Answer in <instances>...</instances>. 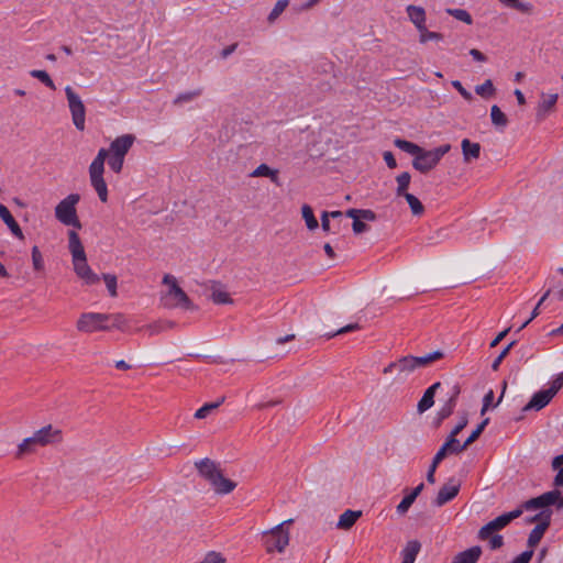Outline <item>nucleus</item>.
Returning a JSON list of instances; mask_svg holds the SVG:
<instances>
[{
	"mask_svg": "<svg viewBox=\"0 0 563 563\" xmlns=\"http://www.w3.org/2000/svg\"><path fill=\"white\" fill-rule=\"evenodd\" d=\"M68 247L73 257V265L76 275L84 280L86 285L98 284L100 278L92 272L87 263L85 249L81 244L79 235L75 231L68 233Z\"/></svg>",
	"mask_w": 563,
	"mask_h": 563,
	"instance_id": "nucleus-1",
	"label": "nucleus"
},
{
	"mask_svg": "<svg viewBox=\"0 0 563 563\" xmlns=\"http://www.w3.org/2000/svg\"><path fill=\"white\" fill-rule=\"evenodd\" d=\"M163 284L167 287L166 291L162 295L161 301L165 308L174 309H192V303L187 294L179 287L177 279L166 274L163 277Z\"/></svg>",
	"mask_w": 563,
	"mask_h": 563,
	"instance_id": "nucleus-2",
	"label": "nucleus"
},
{
	"mask_svg": "<svg viewBox=\"0 0 563 563\" xmlns=\"http://www.w3.org/2000/svg\"><path fill=\"white\" fill-rule=\"evenodd\" d=\"M78 194H70L60 200L55 207V217L64 225L81 229V223L77 216L76 205L79 202Z\"/></svg>",
	"mask_w": 563,
	"mask_h": 563,
	"instance_id": "nucleus-3",
	"label": "nucleus"
},
{
	"mask_svg": "<svg viewBox=\"0 0 563 563\" xmlns=\"http://www.w3.org/2000/svg\"><path fill=\"white\" fill-rule=\"evenodd\" d=\"M451 150L450 144H443L439 147H435L431 151L422 150L421 153L418 155V157H415L412 161V166L415 169L419 170L420 173H428L431 169H433L440 159L449 153Z\"/></svg>",
	"mask_w": 563,
	"mask_h": 563,
	"instance_id": "nucleus-4",
	"label": "nucleus"
},
{
	"mask_svg": "<svg viewBox=\"0 0 563 563\" xmlns=\"http://www.w3.org/2000/svg\"><path fill=\"white\" fill-rule=\"evenodd\" d=\"M76 328L79 332L92 333L97 331H110L108 313L85 312L77 320Z\"/></svg>",
	"mask_w": 563,
	"mask_h": 563,
	"instance_id": "nucleus-5",
	"label": "nucleus"
},
{
	"mask_svg": "<svg viewBox=\"0 0 563 563\" xmlns=\"http://www.w3.org/2000/svg\"><path fill=\"white\" fill-rule=\"evenodd\" d=\"M65 95L74 125L78 131H84L86 123V108L84 102L70 86H66Z\"/></svg>",
	"mask_w": 563,
	"mask_h": 563,
	"instance_id": "nucleus-6",
	"label": "nucleus"
},
{
	"mask_svg": "<svg viewBox=\"0 0 563 563\" xmlns=\"http://www.w3.org/2000/svg\"><path fill=\"white\" fill-rule=\"evenodd\" d=\"M291 521V519L285 520L265 533V545L267 552H273L274 550L283 552L285 550L289 543V532L284 529V526Z\"/></svg>",
	"mask_w": 563,
	"mask_h": 563,
	"instance_id": "nucleus-7",
	"label": "nucleus"
},
{
	"mask_svg": "<svg viewBox=\"0 0 563 563\" xmlns=\"http://www.w3.org/2000/svg\"><path fill=\"white\" fill-rule=\"evenodd\" d=\"M522 509L525 508L521 506L520 508H517L510 512L503 514L495 518L494 520L489 521L479 529L478 538L482 540H486L493 532L504 529L514 519L519 518L521 516Z\"/></svg>",
	"mask_w": 563,
	"mask_h": 563,
	"instance_id": "nucleus-8",
	"label": "nucleus"
},
{
	"mask_svg": "<svg viewBox=\"0 0 563 563\" xmlns=\"http://www.w3.org/2000/svg\"><path fill=\"white\" fill-rule=\"evenodd\" d=\"M558 503V508H563V496L559 489H553L543 493L542 495L530 498L522 504L526 510H534L539 508H545Z\"/></svg>",
	"mask_w": 563,
	"mask_h": 563,
	"instance_id": "nucleus-9",
	"label": "nucleus"
},
{
	"mask_svg": "<svg viewBox=\"0 0 563 563\" xmlns=\"http://www.w3.org/2000/svg\"><path fill=\"white\" fill-rule=\"evenodd\" d=\"M416 369L417 367L413 362V356L406 355L395 362L389 363L386 367H384L383 373L387 375L397 372V379L405 380Z\"/></svg>",
	"mask_w": 563,
	"mask_h": 563,
	"instance_id": "nucleus-10",
	"label": "nucleus"
},
{
	"mask_svg": "<svg viewBox=\"0 0 563 563\" xmlns=\"http://www.w3.org/2000/svg\"><path fill=\"white\" fill-rule=\"evenodd\" d=\"M461 484L456 478H449V481L439 489V493L433 500V505L435 507H442L446 503L451 501L457 496Z\"/></svg>",
	"mask_w": 563,
	"mask_h": 563,
	"instance_id": "nucleus-11",
	"label": "nucleus"
},
{
	"mask_svg": "<svg viewBox=\"0 0 563 563\" xmlns=\"http://www.w3.org/2000/svg\"><path fill=\"white\" fill-rule=\"evenodd\" d=\"M236 482L225 477L219 465L213 463V493L228 495L236 488Z\"/></svg>",
	"mask_w": 563,
	"mask_h": 563,
	"instance_id": "nucleus-12",
	"label": "nucleus"
},
{
	"mask_svg": "<svg viewBox=\"0 0 563 563\" xmlns=\"http://www.w3.org/2000/svg\"><path fill=\"white\" fill-rule=\"evenodd\" d=\"M134 142L135 136L133 134H123L118 136L110 144V154L125 157Z\"/></svg>",
	"mask_w": 563,
	"mask_h": 563,
	"instance_id": "nucleus-13",
	"label": "nucleus"
},
{
	"mask_svg": "<svg viewBox=\"0 0 563 563\" xmlns=\"http://www.w3.org/2000/svg\"><path fill=\"white\" fill-rule=\"evenodd\" d=\"M465 450V445H461L456 438H449L435 453L433 459L437 462H442L449 454H459Z\"/></svg>",
	"mask_w": 563,
	"mask_h": 563,
	"instance_id": "nucleus-14",
	"label": "nucleus"
},
{
	"mask_svg": "<svg viewBox=\"0 0 563 563\" xmlns=\"http://www.w3.org/2000/svg\"><path fill=\"white\" fill-rule=\"evenodd\" d=\"M35 433L40 439V446H45L62 441V431L59 429L53 428L52 424L41 428Z\"/></svg>",
	"mask_w": 563,
	"mask_h": 563,
	"instance_id": "nucleus-15",
	"label": "nucleus"
},
{
	"mask_svg": "<svg viewBox=\"0 0 563 563\" xmlns=\"http://www.w3.org/2000/svg\"><path fill=\"white\" fill-rule=\"evenodd\" d=\"M553 396L547 390L542 389L537 391L530 399V401L523 407V411L543 409L551 400Z\"/></svg>",
	"mask_w": 563,
	"mask_h": 563,
	"instance_id": "nucleus-16",
	"label": "nucleus"
},
{
	"mask_svg": "<svg viewBox=\"0 0 563 563\" xmlns=\"http://www.w3.org/2000/svg\"><path fill=\"white\" fill-rule=\"evenodd\" d=\"M406 12L409 21L416 26L418 32L427 26V14L422 7L409 4L406 8Z\"/></svg>",
	"mask_w": 563,
	"mask_h": 563,
	"instance_id": "nucleus-17",
	"label": "nucleus"
},
{
	"mask_svg": "<svg viewBox=\"0 0 563 563\" xmlns=\"http://www.w3.org/2000/svg\"><path fill=\"white\" fill-rule=\"evenodd\" d=\"M90 183L102 202L108 201V187L103 179V172L89 170Z\"/></svg>",
	"mask_w": 563,
	"mask_h": 563,
	"instance_id": "nucleus-18",
	"label": "nucleus"
},
{
	"mask_svg": "<svg viewBox=\"0 0 563 563\" xmlns=\"http://www.w3.org/2000/svg\"><path fill=\"white\" fill-rule=\"evenodd\" d=\"M440 386H441V383L437 382V383L432 384L429 388L426 389L421 399L418 402V406H417L418 412L423 413L424 411H427L428 409H430L433 406L434 395H435L438 388H440Z\"/></svg>",
	"mask_w": 563,
	"mask_h": 563,
	"instance_id": "nucleus-19",
	"label": "nucleus"
},
{
	"mask_svg": "<svg viewBox=\"0 0 563 563\" xmlns=\"http://www.w3.org/2000/svg\"><path fill=\"white\" fill-rule=\"evenodd\" d=\"M0 218L3 220V222L8 225V228L10 229L11 233L20 239V240H23L24 239V234L20 228V225L18 224V222L14 220V218L12 217L11 212L9 211V209L0 203Z\"/></svg>",
	"mask_w": 563,
	"mask_h": 563,
	"instance_id": "nucleus-20",
	"label": "nucleus"
},
{
	"mask_svg": "<svg viewBox=\"0 0 563 563\" xmlns=\"http://www.w3.org/2000/svg\"><path fill=\"white\" fill-rule=\"evenodd\" d=\"M482 555V549L478 545L472 547L457 553L451 563H477Z\"/></svg>",
	"mask_w": 563,
	"mask_h": 563,
	"instance_id": "nucleus-21",
	"label": "nucleus"
},
{
	"mask_svg": "<svg viewBox=\"0 0 563 563\" xmlns=\"http://www.w3.org/2000/svg\"><path fill=\"white\" fill-rule=\"evenodd\" d=\"M463 159L465 163H470L473 159L479 158L481 145L479 143L471 142L468 139H464L461 142Z\"/></svg>",
	"mask_w": 563,
	"mask_h": 563,
	"instance_id": "nucleus-22",
	"label": "nucleus"
},
{
	"mask_svg": "<svg viewBox=\"0 0 563 563\" xmlns=\"http://www.w3.org/2000/svg\"><path fill=\"white\" fill-rule=\"evenodd\" d=\"M361 516H362L361 510L347 509L339 517L336 528L342 529V530H349L355 525L356 520Z\"/></svg>",
	"mask_w": 563,
	"mask_h": 563,
	"instance_id": "nucleus-23",
	"label": "nucleus"
},
{
	"mask_svg": "<svg viewBox=\"0 0 563 563\" xmlns=\"http://www.w3.org/2000/svg\"><path fill=\"white\" fill-rule=\"evenodd\" d=\"M420 549L421 543L418 540L408 541L401 551V563H415Z\"/></svg>",
	"mask_w": 563,
	"mask_h": 563,
	"instance_id": "nucleus-24",
	"label": "nucleus"
},
{
	"mask_svg": "<svg viewBox=\"0 0 563 563\" xmlns=\"http://www.w3.org/2000/svg\"><path fill=\"white\" fill-rule=\"evenodd\" d=\"M558 93H551V95H545V93H542L541 95V101L538 106V111H537V117L539 119H543L545 117V114L552 110V108L555 106L556 101H558Z\"/></svg>",
	"mask_w": 563,
	"mask_h": 563,
	"instance_id": "nucleus-25",
	"label": "nucleus"
},
{
	"mask_svg": "<svg viewBox=\"0 0 563 563\" xmlns=\"http://www.w3.org/2000/svg\"><path fill=\"white\" fill-rule=\"evenodd\" d=\"M251 177H268L271 180L278 185L279 184V177H278V170L271 168L266 164L258 165L252 173Z\"/></svg>",
	"mask_w": 563,
	"mask_h": 563,
	"instance_id": "nucleus-26",
	"label": "nucleus"
},
{
	"mask_svg": "<svg viewBox=\"0 0 563 563\" xmlns=\"http://www.w3.org/2000/svg\"><path fill=\"white\" fill-rule=\"evenodd\" d=\"M213 303L217 305H231L233 303V299L230 294L224 289V287L213 282Z\"/></svg>",
	"mask_w": 563,
	"mask_h": 563,
	"instance_id": "nucleus-27",
	"label": "nucleus"
},
{
	"mask_svg": "<svg viewBox=\"0 0 563 563\" xmlns=\"http://www.w3.org/2000/svg\"><path fill=\"white\" fill-rule=\"evenodd\" d=\"M443 355H444L443 352L434 351V352L428 353L423 356H413V362H415L417 368H421V367L428 366L432 362H435V361L442 358Z\"/></svg>",
	"mask_w": 563,
	"mask_h": 563,
	"instance_id": "nucleus-28",
	"label": "nucleus"
},
{
	"mask_svg": "<svg viewBox=\"0 0 563 563\" xmlns=\"http://www.w3.org/2000/svg\"><path fill=\"white\" fill-rule=\"evenodd\" d=\"M394 144L396 147H398L399 150L410 154V155H413L415 157H418V155L421 153V151L423 150L422 147H420L419 145L412 143V142H409L407 140H402V139H396L394 141Z\"/></svg>",
	"mask_w": 563,
	"mask_h": 563,
	"instance_id": "nucleus-29",
	"label": "nucleus"
},
{
	"mask_svg": "<svg viewBox=\"0 0 563 563\" xmlns=\"http://www.w3.org/2000/svg\"><path fill=\"white\" fill-rule=\"evenodd\" d=\"M175 323L169 320H159L151 324L145 325L143 329L148 332L150 335L158 334L163 331L174 328Z\"/></svg>",
	"mask_w": 563,
	"mask_h": 563,
	"instance_id": "nucleus-30",
	"label": "nucleus"
},
{
	"mask_svg": "<svg viewBox=\"0 0 563 563\" xmlns=\"http://www.w3.org/2000/svg\"><path fill=\"white\" fill-rule=\"evenodd\" d=\"M490 119H492V123L496 128L505 129L506 125L508 124V119H507L506 114L496 104H494L490 109Z\"/></svg>",
	"mask_w": 563,
	"mask_h": 563,
	"instance_id": "nucleus-31",
	"label": "nucleus"
},
{
	"mask_svg": "<svg viewBox=\"0 0 563 563\" xmlns=\"http://www.w3.org/2000/svg\"><path fill=\"white\" fill-rule=\"evenodd\" d=\"M40 446V439L34 432L32 437H29L22 441V443L19 444L18 448V455H22L25 453H30L34 451V446Z\"/></svg>",
	"mask_w": 563,
	"mask_h": 563,
	"instance_id": "nucleus-32",
	"label": "nucleus"
},
{
	"mask_svg": "<svg viewBox=\"0 0 563 563\" xmlns=\"http://www.w3.org/2000/svg\"><path fill=\"white\" fill-rule=\"evenodd\" d=\"M40 446V439L34 432L32 437H29L22 441V443L19 444L18 448V455H22L25 453H30L34 451V446Z\"/></svg>",
	"mask_w": 563,
	"mask_h": 563,
	"instance_id": "nucleus-33",
	"label": "nucleus"
},
{
	"mask_svg": "<svg viewBox=\"0 0 563 563\" xmlns=\"http://www.w3.org/2000/svg\"><path fill=\"white\" fill-rule=\"evenodd\" d=\"M547 529V523H537V526L529 533L528 545L531 548L536 547L542 539Z\"/></svg>",
	"mask_w": 563,
	"mask_h": 563,
	"instance_id": "nucleus-34",
	"label": "nucleus"
},
{
	"mask_svg": "<svg viewBox=\"0 0 563 563\" xmlns=\"http://www.w3.org/2000/svg\"><path fill=\"white\" fill-rule=\"evenodd\" d=\"M110 156V148H100L97 156L89 166V170L104 172V161Z\"/></svg>",
	"mask_w": 563,
	"mask_h": 563,
	"instance_id": "nucleus-35",
	"label": "nucleus"
},
{
	"mask_svg": "<svg viewBox=\"0 0 563 563\" xmlns=\"http://www.w3.org/2000/svg\"><path fill=\"white\" fill-rule=\"evenodd\" d=\"M410 180H411V176L408 172H404L396 177V181H397L396 195H397V197H401L407 194V189L410 185Z\"/></svg>",
	"mask_w": 563,
	"mask_h": 563,
	"instance_id": "nucleus-36",
	"label": "nucleus"
},
{
	"mask_svg": "<svg viewBox=\"0 0 563 563\" xmlns=\"http://www.w3.org/2000/svg\"><path fill=\"white\" fill-rule=\"evenodd\" d=\"M198 474L207 481H211V460L208 457L195 462Z\"/></svg>",
	"mask_w": 563,
	"mask_h": 563,
	"instance_id": "nucleus-37",
	"label": "nucleus"
},
{
	"mask_svg": "<svg viewBox=\"0 0 563 563\" xmlns=\"http://www.w3.org/2000/svg\"><path fill=\"white\" fill-rule=\"evenodd\" d=\"M302 218L309 230H316L319 227L318 220L313 214V210L310 206L303 205L301 208Z\"/></svg>",
	"mask_w": 563,
	"mask_h": 563,
	"instance_id": "nucleus-38",
	"label": "nucleus"
},
{
	"mask_svg": "<svg viewBox=\"0 0 563 563\" xmlns=\"http://www.w3.org/2000/svg\"><path fill=\"white\" fill-rule=\"evenodd\" d=\"M408 202L413 216H421L424 212V207L421 201L412 194L407 192L402 196Z\"/></svg>",
	"mask_w": 563,
	"mask_h": 563,
	"instance_id": "nucleus-39",
	"label": "nucleus"
},
{
	"mask_svg": "<svg viewBox=\"0 0 563 563\" xmlns=\"http://www.w3.org/2000/svg\"><path fill=\"white\" fill-rule=\"evenodd\" d=\"M126 323V319L122 313H108V324H110V330H124Z\"/></svg>",
	"mask_w": 563,
	"mask_h": 563,
	"instance_id": "nucleus-40",
	"label": "nucleus"
},
{
	"mask_svg": "<svg viewBox=\"0 0 563 563\" xmlns=\"http://www.w3.org/2000/svg\"><path fill=\"white\" fill-rule=\"evenodd\" d=\"M443 34L439 32L429 31L427 26L419 31V42L426 44L428 41H442Z\"/></svg>",
	"mask_w": 563,
	"mask_h": 563,
	"instance_id": "nucleus-41",
	"label": "nucleus"
},
{
	"mask_svg": "<svg viewBox=\"0 0 563 563\" xmlns=\"http://www.w3.org/2000/svg\"><path fill=\"white\" fill-rule=\"evenodd\" d=\"M475 92L483 98H490L495 93V88L490 79L485 80L482 85L475 87Z\"/></svg>",
	"mask_w": 563,
	"mask_h": 563,
	"instance_id": "nucleus-42",
	"label": "nucleus"
},
{
	"mask_svg": "<svg viewBox=\"0 0 563 563\" xmlns=\"http://www.w3.org/2000/svg\"><path fill=\"white\" fill-rule=\"evenodd\" d=\"M455 405L454 400H446V402L441 407L438 411L437 417V426H439L444 419L450 417L454 411Z\"/></svg>",
	"mask_w": 563,
	"mask_h": 563,
	"instance_id": "nucleus-43",
	"label": "nucleus"
},
{
	"mask_svg": "<svg viewBox=\"0 0 563 563\" xmlns=\"http://www.w3.org/2000/svg\"><path fill=\"white\" fill-rule=\"evenodd\" d=\"M288 4H289L288 0H278L267 16L268 22L269 23L275 22L278 19V16L285 11V9L288 7Z\"/></svg>",
	"mask_w": 563,
	"mask_h": 563,
	"instance_id": "nucleus-44",
	"label": "nucleus"
},
{
	"mask_svg": "<svg viewBox=\"0 0 563 563\" xmlns=\"http://www.w3.org/2000/svg\"><path fill=\"white\" fill-rule=\"evenodd\" d=\"M30 75L33 77V78H36L38 79L40 81H42L46 87H48L49 89H55V84L54 81L52 80V78L49 77V75L47 74V71L45 70H40V69H33L30 71Z\"/></svg>",
	"mask_w": 563,
	"mask_h": 563,
	"instance_id": "nucleus-45",
	"label": "nucleus"
},
{
	"mask_svg": "<svg viewBox=\"0 0 563 563\" xmlns=\"http://www.w3.org/2000/svg\"><path fill=\"white\" fill-rule=\"evenodd\" d=\"M446 13L466 24L473 23L472 15L464 9H446Z\"/></svg>",
	"mask_w": 563,
	"mask_h": 563,
	"instance_id": "nucleus-46",
	"label": "nucleus"
},
{
	"mask_svg": "<svg viewBox=\"0 0 563 563\" xmlns=\"http://www.w3.org/2000/svg\"><path fill=\"white\" fill-rule=\"evenodd\" d=\"M489 422V419L486 418L484 419L478 426L477 428L471 433V435L465 440V442L462 444V445H465V450L467 449V446H470L473 442H475L478 437L482 434V432L484 431L485 427L488 424Z\"/></svg>",
	"mask_w": 563,
	"mask_h": 563,
	"instance_id": "nucleus-47",
	"label": "nucleus"
},
{
	"mask_svg": "<svg viewBox=\"0 0 563 563\" xmlns=\"http://www.w3.org/2000/svg\"><path fill=\"white\" fill-rule=\"evenodd\" d=\"M498 1L501 2L503 4H505L506 7L517 9L525 13H527L531 10L530 3L520 2L519 0H498Z\"/></svg>",
	"mask_w": 563,
	"mask_h": 563,
	"instance_id": "nucleus-48",
	"label": "nucleus"
},
{
	"mask_svg": "<svg viewBox=\"0 0 563 563\" xmlns=\"http://www.w3.org/2000/svg\"><path fill=\"white\" fill-rule=\"evenodd\" d=\"M103 280L106 283L107 289L111 297H115L117 292V277L112 274H103Z\"/></svg>",
	"mask_w": 563,
	"mask_h": 563,
	"instance_id": "nucleus-49",
	"label": "nucleus"
},
{
	"mask_svg": "<svg viewBox=\"0 0 563 563\" xmlns=\"http://www.w3.org/2000/svg\"><path fill=\"white\" fill-rule=\"evenodd\" d=\"M124 157L111 155L108 158L109 167L117 174L121 173L123 168Z\"/></svg>",
	"mask_w": 563,
	"mask_h": 563,
	"instance_id": "nucleus-50",
	"label": "nucleus"
},
{
	"mask_svg": "<svg viewBox=\"0 0 563 563\" xmlns=\"http://www.w3.org/2000/svg\"><path fill=\"white\" fill-rule=\"evenodd\" d=\"M415 500H416V499L413 498V496H411V495H409V494H408V495H406V496L402 498V500L398 504V506H397V508H396L397 514H399V515H401V516H402V515H405V514L409 510V508L411 507V505L415 503Z\"/></svg>",
	"mask_w": 563,
	"mask_h": 563,
	"instance_id": "nucleus-51",
	"label": "nucleus"
},
{
	"mask_svg": "<svg viewBox=\"0 0 563 563\" xmlns=\"http://www.w3.org/2000/svg\"><path fill=\"white\" fill-rule=\"evenodd\" d=\"M32 263L35 271L44 268V261L37 246L32 247Z\"/></svg>",
	"mask_w": 563,
	"mask_h": 563,
	"instance_id": "nucleus-52",
	"label": "nucleus"
},
{
	"mask_svg": "<svg viewBox=\"0 0 563 563\" xmlns=\"http://www.w3.org/2000/svg\"><path fill=\"white\" fill-rule=\"evenodd\" d=\"M199 95H200L199 90L183 92L175 98L174 103L183 104L185 102H189V101L194 100L196 97H198Z\"/></svg>",
	"mask_w": 563,
	"mask_h": 563,
	"instance_id": "nucleus-53",
	"label": "nucleus"
},
{
	"mask_svg": "<svg viewBox=\"0 0 563 563\" xmlns=\"http://www.w3.org/2000/svg\"><path fill=\"white\" fill-rule=\"evenodd\" d=\"M516 344V341H511L501 352L500 354L494 360L492 364V369L497 371L500 366V363L508 355L511 347Z\"/></svg>",
	"mask_w": 563,
	"mask_h": 563,
	"instance_id": "nucleus-54",
	"label": "nucleus"
},
{
	"mask_svg": "<svg viewBox=\"0 0 563 563\" xmlns=\"http://www.w3.org/2000/svg\"><path fill=\"white\" fill-rule=\"evenodd\" d=\"M563 386V373H560L555 375L553 380L551 382L550 388L547 390L554 397L556 393L562 388Z\"/></svg>",
	"mask_w": 563,
	"mask_h": 563,
	"instance_id": "nucleus-55",
	"label": "nucleus"
},
{
	"mask_svg": "<svg viewBox=\"0 0 563 563\" xmlns=\"http://www.w3.org/2000/svg\"><path fill=\"white\" fill-rule=\"evenodd\" d=\"M467 426L466 415L462 416L456 426L452 429L449 438H456V435Z\"/></svg>",
	"mask_w": 563,
	"mask_h": 563,
	"instance_id": "nucleus-56",
	"label": "nucleus"
},
{
	"mask_svg": "<svg viewBox=\"0 0 563 563\" xmlns=\"http://www.w3.org/2000/svg\"><path fill=\"white\" fill-rule=\"evenodd\" d=\"M452 86L460 92V95L467 101H471L473 99V96L470 91H467L463 85L461 84V81L459 80H453L452 81Z\"/></svg>",
	"mask_w": 563,
	"mask_h": 563,
	"instance_id": "nucleus-57",
	"label": "nucleus"
},
{
	"mask_svg": "<svg viewBox=\"0 0 563 563\" xmlns=\"http://www.w3.org/2000/svg\"><path fill=\"white\" fill-rule=\"evenodd\" d=\"M352 228H353V232L355 234H361L363 232L368 231V229H369L368 225L361 218H358L357 220L353 221Z\"/></svg>",
	"mask_w": 563,
	"mask_h": 563,
	"instance_id": "nucleus-58",
	"label": "nucleus"
},
{
	"mask_svg": "<svg viewBox=\"0 0 563 563\" xmlns=\"http://www.w3.org/2000/svg\"><path fill=\"white\" fill-rule=\"evenodd\" d=\"M533 555V551L532 550H527V551H523L521 554H519L518 556H516L511 563H529L531 558Z\"/></svg>",
	"mask_w": 563,
	"mask_h": 563,
	"instance_id": "nucleus-59",
	"label": "nucleus"
},
{
	"mask_svg": "<svg viewBox=\"0 0 563 563\" xmlns=\"http://www.w3.org/2000/svg\"><path fill=\"white\" fill-rule=\"evenodd\" d=\"M439 464H440V462H437L434 459H432L431 465L429 466V470L427 472L428 483L434 484V482H435L434 474H435V471H437V467L439 466Z\"/></svg>",
	"mask_w": 563,
	"mask_h": 563,
	"instance_id": "nucleus-60",
	"label": "nucleus"
},
{
	"mask_svg": "<svg viewBox=\"0 0 563 563\" xmlns=\"http://www.w3.org/2000/svg\"><path fill=\"white\" fill-rule=\"evenodd\" d=\"M211 413V402H206L201 408H199L196 413L195 418L197 419H203L208 417Z\"/></svg>",
	"mask_w": 563,
	"mask_h": 563,
	"instance_id": "nucleus-61",
	"label": "nucleus"
},
{
	"mask_svg": "<svg viewBox=\"0 0 563 563\" xmlns=\"http://www.w3.org/2000/svg\"><path fill=\"white\" fill-rule=\"evenodd\" d=\"M539 517H541L540 523H547V528L551 525V517H552V510L545 508H542V510L539 512Z\"/></svg>",
	"mask_w": 563,
	"mask_h": 563,
	"instance_id": "nucleus-62",
	"label": "nucleus"
},
{
	"mask_svg": "<svg viewBox=\"0 0 563 563\" xmlns=\"http://www.w3.org/2000/svg\"><path fill=\"white\" fill-rule=\"evenodd\" d=\"M504 544V538L500 534H495L489 540V547L492 550H497Z\"/></svg>",
	"mask_w": 563,
	"mask_h": 563,
	"instance_id": "nucleus-63",
	"label": "nucleus"
},
{
	"mask_svg": "<svg viewBox=\"0 0 563 563\" xmlns=\"http://www.w3.org/2000/svg\"><path fill=\"white\" fill-rule=\"evenodd\" d=\"M360 218L364 221H375L376 220V213L369 209H361L360 210Z\"/></svg>",
	"mask_w": 563,
	"mask_h": 563,
	"instance_id": "nucleus-64",
	"label": "nucleus"
}]
</instances>
